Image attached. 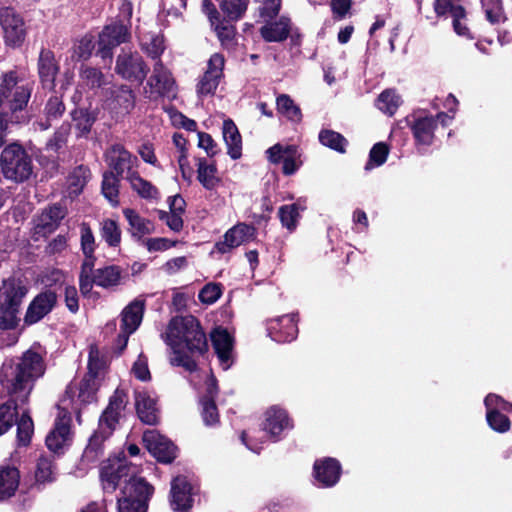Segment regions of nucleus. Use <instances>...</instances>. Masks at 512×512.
Instances as JSON below:
<instances>
[{"label":"nucleus","mask_w":512,"mask_h":512,"mask_svg":"<svg viewBox=\"0 0 512 512\" xmlns=\"http://www.w3.org/2000/svg\"><path fill=\"white\" fill-rule=\"evenodd\" d=\"M20 475L15 467L0 468V500L13 496L19 486Z\"/></svg>","instance_id":"nucleus-27"},{"label":"nucleus","mask_w":512,"mask_h":512,"mask_svg":"<svg viewBox=\"0 0 512 512\" xmlns=\"http://www.w3.org/2000/svg\"><path fill=\"white\" fill-rule=\"evenodd\" d=\"M136 33L141 49L150 57L157 58L163 53L165 46L161 35L149 30L146 25L138 26Z\"/></svg>","instance_id":"nucleus-24"},{"label":"nucleus","mask_w":512,"mask_h":512,"mask_svg":"<svg viewBox=\"0 0 512 512\" xmlns=\"http://www.w3.org/2000/svg\"><path fill=\"white\" fill-rule=\"evenodd\" d=\"M71 115L79 135L87 134L95 122V117L86 109H75Z\"/></svg>","instance_id":"nucleus-43"},{"label":"nucleus","mask_w":512,"mask_h":512,"mask_svg":"<svg viewBox=\"0 0 512 512\" xmlns=\"http://www.w3.org/2000/svg\"><path fill=\"white\" fill-rule=\"evenodd\" d=\"M178 243V241L165 237L145 238L142 240V244L149 252H163L176 246Z\"/></svg>","instance_id":"nucleus-56"},{"label":"nucleus","mask_w":512,"mask_h":512,"mask_svg":"<svg viewBox=\"0 0 512 512\" xmlns=\"http://www.w3.org/2000/svg\"><path fill=\"white\" fill-rule=\"evenodd\" d=\"M34 430L33 421L27 414L23 413L17 424V438L21 445H27L32 437Z\"/></svg>","instance_id":"nucleus-49"},{"label":"nucleus","mask_w":512,"mask_h":512,"mask_svg":"<svg viewBox=\"0 0 512 512\" xmlns=\"http://www.w3.org/2000/svg\"><path fill=\"white\" fill-rule=\"evenodd\" d=\"M96 390V376L87 374L77 387L69 386L67 393L74 395L77 392V399L80 403H90L95 398Z\"/></svg>","instance_id":"nucleus-31"},{"label":"nucleus","mask_w":512,"mask_h":512,"mask_svg":"<svg viewBox=\"0 0 512 512\" xmlns=\"http://www.w3.org/2000/svg\"><path fill=\"white\" fill-rule=\"evenodd\" d=\"M221 78L213 75H209L204 72L203 76L199 79L196 92L198 97H206L213 95L220 83Z\"/></svg>","instance_id":"nucleus-47"},{"label":"nucleus","mask_w":512,"mask_h":512,"mask_svg":"<svg viewBox=\"0 0 512 512\" xmlns=\"http://www.w3.org/2000/svg\"><path fill=\"white\" fill-rule=\"evenodd\" d=\"M197 178L204 188L208 190L214 189L219 178L217 177V168L214 164H209L205 159L198 160Z\"/></svg>","instance_id":"nucleus-33"},{"label":"nucleus","mask_w":512,"mask_h":512,"mask_svg":"<svg viewBox=\"0 0 512 512\" xmlns=\"http://www.w3.org/2000/svg\"><path fill=\"white\" fill-rule=\"evenodd\" d=\"M224 66V56L221 53H214L208 60L207 69L205 70V73L222 78Z\"/></svg>","instance_id":"nucleus-61"},{"label":"nucleus","mask_w":512,"mask_h":512,"mask_svg":"<svg viewBox=\"0 0 512 512\" xmlns=\"http://www.w3.org/2000/svg\"><path fill=\"white\" fill-rule=\"evenodd\" d=\"M31 87L23 80H18L13 72L0 78V112L3 115L21 111L28 103Z\"/></svg>","instance_id":"nucleus-4"},{"label":"nucleus","mask_w":512,"mask_h":512,"mask_svg":"<svg viewBox=\"0 0 512 512\" xmlns=\"http://www.w3.org/2000/svg\"><path fill=\"white\" fill-rule=\"evenodd\" d=\"M389 153L388 146L385 143L375 144L369 154V161L367 162L365 169L370 170L374 166H381L385 163Z\"/></svg>","instance_id":"nucleus-48"},{"label":"nucleus","mask_w":512,"mask_h":512,"mask_svg":"<svg viewBox=\"0 0 512 512\" xmlns=\"http://www.w3.org/2000/svg\"><path fill=\"white\" fill-rule=\"evenodd\" d=\"M145 310V301L143 299H135L130 303V334L138 329L141 325Z\"/></svg>","instance_id":"nucleus-57"},{"label":"nucleus","mask_w":512,"mask_h":512,"mask_svg":"<svg viewBox=\"0 0 512 512\" xmlns=\"http://www.w3.org/2000/svg\"><path fill=\"white\" fill-rule=\"evenodd\" d=\"M319 141L322 145L340 153H344L347 146V140L340 133L329 129L319 133Z\"/></svg>","instance_id":"nucleus-40"},{"label":"nucleus","mask_w":512,"mask_h":512,"mask_svg":"<svg viewBox=\"0 0 512 512\" xmlns=\"http://www.w3.org/2000/svg\"><path fill=\"white\" fill-rule=\"evenodd\" d=\"M222 11L230 20L240 19L247 10L249 0H218Z\"/></svg>","instance_id":"nucleus-41"},{"label":"nucleus","mask_w":512,"mask_h":512,"mask_svg":"<svg viewBox=\"0 0 512 512\" xmlns=\"http://www.w3.org/2000/svg\"><path fill=\"white\" fill-rule=\"evenodd\" d=\"M299 209H304L299 203L281 206L279 209V217L283 226L288 230L295 229L299 218Z\"/></svg>","instance_id":"nucleus-44"},{"label":"nucleus","mask_w":512,"mask_h":512,"mask_svg":"<svg viewBox=\"0 0 512 512\" xmlns=\"http://www.w3.org/2000/svg\"><path fill=\"white\" fill-rule=\"evenodd\" d=\"M81 80L90 89L100 88L105 83L103 74L92 67L82 69Z\"/></svg>","instance_id":"nucleus-53"},{"label":"nucleus","mask_w":512,"mask_h":512,"mask_svg":"<svg viewBox=\"0 0 512 512\" xmlns=\"http://www.w3.org/2000/svg\"><path fill=\"white\" fill-rule=\"evenodd\" d=\"M0 167L7 180L23 182L32 174V162L26 151L17 143L6 146L1 152Z\"/></svg>","instance_id":"nucleus-5"},{"label":"nucleus","mask_w":512,"mask_h":512,"mask_svg":"<svg viewBox=\"0 0 512 512\" xmlns=\"http://www.w3.org/2000/svg\"><path fill=\"white\" fill-rule=\"evenodd\" d=\"M341 467L339 462L333 458H326L316 461L314 464V473L316 479L326 487L335 485L340 477Z\"/></svg>","instance_id":"nucleus-25"},{"label":"nucleus","mask_w":512,"mask_h":512,"mask_svg":"<svg viewBox=\"0 0 512 512\" xmlns=\"http://www.w3.org/2000/svg\"><path fill=\"white\" fill-rule=\"evenodd\" d=\"M221 295L220 287L216 284H207L199 292V300L205 304H213Z\"/></svg>","instance_id":"nucleus-64"},{"label":"nucleus","mask_w":512,"mask_h":512,"mask_svg":"<svg viewBox=\"0 0 512 512\" xmlns=\"http://www.w3.org/2000/svg\"><path fill=\"white\" fill-rule=\"evenodd\" d=\"M216 32V35L221 42L223 47H228L232 44L235 37V27L227 21L220 20L215 21V25H211Z\"/></svg>","instance_id":"nucleus-46"},{"label":"nucleus","mask_w":512,"mask_h":512,"mask_svg":"<svg viewBox=\"0 0 512 512\" xmlns=\"http://www.w3.org/2000/svg\"><path fill=\"white\" fill-rule=\"evenodd\" d=\"M89 171L83 166L75 168L67 179V190L70 196H77L81 193L87 183Z\"/></svg>","instance_id":"nucleus-36"},{"label":"nucleus","mask_w":512,"mask_h":512,"mask_svg":"<svg viewBox=\"0 0 512 512\" xmlns=\"http://www.w3.org/2000/svg\"><path fill=\"white\" fill-rule=\"evenodd\" d=\"M65 214V210L61 206L54 205L47 209L45 212H43V225L50 227L55 226L61 219L64 218Z\"/></svg>","instance_id":"nucleus-62"},{"label":"nucleus","mask_w":512,"mask_h":512,"mask_svg":"<svg viewBox=\"0 0 512 512\" xmlns=\"http://www.w3.org/2000/svg\"><path fill=\"white\" fill-rule=\"evenodd\" d=\"M43 373L44 363L41 355L33 350H27L15 367H3L0 373V389L7 390L9 396H15L24 403L28 399L34 381Z\"/></svg>","instance_id":"nucleus-2"},{"label":"nucleus","mask_w":512,"mask_h":512,"mask_svg":"<svg viewBox=\"0 0 512 512\" xmlns=\"http://www.w3.org/2000/svg\"><path fill=\"white\" fill-rule=\"evenodd\" d=\"M434 10L438 16L450 14L451 17L465 16V10L459 0H435Z\"/></svg>","instance_id":"nucleus-42"},{"label":"nucleus","mask_w":512,"mask_h":512,"mask_svg":"<svg viewBox=\"0 0 512 512\" xmlns=\"http://www.w3.org/2000/svg\"><path fill=\"white\" fill-rule=\"evenodd\" d=\"M130 188L145 200L157 199L159 195L158 189L150 181L140 177L137 173L130 174Z\"/></svg>","instance_id":"nucleus-32"},{"label":"nucleus","mask_w":512,"mask_h":512,"mask_svg":"<svg viewBox=\"0 0 512 512\" xmlns=\"http://www.w3.org/2000/svg\"><path fill=\"white\" fill-rule=\"evenodd\" d=\"M135 409L139 419L148 425L158 422V409L155 399L145 391H135Z\"/></svg>","instance_id":"nucleus-23"},{"label":"nucleus","mask_w":512,"mask_h":512,"mask_svg":"<svg viewBox=\"0 0 512 512\" xmlns=\"http://www.w3.org/2000/svg\"><path fill=\"white\" fill-rule=\"evenodd\" d=\"M130 229L132 236L140 240L145 235L152 234L155 231V226L150 220L142 218L130 210Z\"/></svg>","instance_id":"nucleus-39"},{"label":"nucleus","mask_w":512,"mask_h":512,"mask_svg":"<svg viewBox=\"0 0 512 512\" xmlns=\"http://www.w3.org/2000/svg\"><path fill=\"white\" fill-rule=\"evenodd\" d=\"M222 132L228 148V154L232 159H238L241 156L242 139L235 123L230 119L225 120Z\"/></svg>","instance_id":"nucleus-28"},{"label":"nucleus","mask_w":512,"mask_h":512,"mask_svg":"<svg viewBox=\"0 0 512 512\" xmlns=\"http://www.w3.org/2000/svg\"><path fill=\"white\" fill-rule=\"evenodd\" d=\"M105 361L97 345H90L88 356V374L97 376L104 368Z\"/></svg>","instance_id":"nucleus-54"},{"label":"nucleus","mask_w":512,"mask_h":512,"mask_svg":"<svg viewBox=\"0 0 512 512\" xmlns=\"http://www.w3.org/2000/svg\"><path fill=\"white\" fill-rule=\"evenodd\" d=\"M486 418L489 426L497 432L503 433L510 428L509 418L498 410L487 411Z\"/></svg>","instance_id":"nucleus-51"},{"label":"nucleus","mask_w":512,"mask_h":512,"mask_svg":"<svg viewBox=\"0 0 512 512\" xmlns=\"http://www.w3.org/2000/svg\"><path fill=\"white\" fill-rule=\"evenodd\" d=\"M291 31V21L281 16L265 22L260 28V34L266 42H282L287 39Z\"/></svg>","instance_id":"nucleus-21"},{"label":"nucleus","mask_w":512,"mask_h":512,"mask_svg":"<svg viewBox=\"0 0 512 512\" xmlns=\"http://www.w3.org/2000/svg\"><path fill=\"white\" fill-rule=\"evenodd\" d=\"M453 116L446 113H439L436 118L427 116L419 118L412 126V131L416 141L422 145H430L433 141L434 130L437 120H440L443 125H447L452 120Z\"/></svg>","instance_id":"nucleus-16"},{"label":"nucleus","mask_w":512,"mask_h":512,"mask_svg":"<svg viewBox=\"0 0 512 512\" xmlns=\"http://www.w3.org/2000/svg\"><path fill=\"white\" fill-rule=\"evenodd\" d=\"M100 475L104 490H121L122 496L117 499V512H128V497L125 495L128 486V459L125 452L110 457L102 466Z\"/></svg>","instance_id":"nucleus-3"},{"label":"nucleus","mask_w":512,"mask_h":512,"mask_svg":"<svg viewBox=\"0 0 512 512\" xmlns=\"http://www.w3.org/2000/svg\"><path fill=\"white\" fill-rule=\"evenodd\" d=\"M281 7L280 0H266L259 8V14L264 22L273 20L279 13Z\"/></svg>","instance_id":"nucleus-60"},{"label":"nucleus","mask_w":512,"mask_h":512,"mask_svg":"<svg viewBox=\"0 0 512 512\" xmlns=\"http://www.w3.org/2000/svg\"><path fill=\"white\" fill-rule=\"evenodd\" d=\"M81 234V250L85 256L83 261L84 269L93 270L95 266L96 257L94 256L96 241L91 228L83 223L80 228Z\"/></svg>","instance_id":"nucleus-29"},{"label":"nucleus","mask_w":512,"mask_h":512,"mask_svg":"<svg viewBox=\"0 0 512 512\" xmlns=\"http://www.w3.org/2000/svg\"><path fill=\"white\" fill-rule=\"evenodd\" d=\"M121 279V270L118 266L111 265L94 272V282L98 286L109 288L117 285Z\"/></svg>","instance_id":"nucleus-34"},{"label":"nucleus","mask_w":512,"mask_h":512,"mask_svg":"<svg viewBox=\"0 0 512 512\" xmlns=\"http://www.w3.org/2000/svg\"><path fill=\"white\" fill-rule=\"evenodd\" d=\"M143 442L158 461L170 463L176 458V446L156 430H146L143 433Z\"/></svg>","instance_id":"nucleus-8"},{"label":"nucleus","mask_w":512,"mask_h":512,"mask_svg":"<svg viewBox=\"0 0 512 512\" xmlns=\"http://www.w3.org/2000/svg\"><path fill=\"white\" fill-rule=\"evenodd\" d=\"M255 228L245 223H239L229 229L224 240L216 244L220 253H227L230 249L238 247L254 238Z\"/></svg>","instance_id":"nucleus-17"},{"label":"nucleus","mask_w":512,"mask_h":512,"mask_svg":"<svg viewBox=\"0 0 512 512\" xmlns=\"http://www.w3.org/2000/svg\"><path fill=\"white\" fill-rule=\"evenodd\" d=\"M201 415L206 426H214L219 422V414L213 400H201Z\"/></svg>","instance_id":"nucleus-58"},{"label":"nucleus","mask_w":512,"mask_h":512,"mask_svg":"<svg viewBox=\"0 0 512 512\" xmlns=\"http://www.w3.org/2000/svg\"><path fill=\"white\" fill-rule=\"evenodd\" d=\"M266 153L270 162L274 164L283 162L282 170L285 175L294 174L301 165V161L299 160L300 154L297 147L294 145L284 146L275 144L270 147Z\"/></svg>","instance_id":"nucleus-12"},{"label":"nucleus","mask_w":512,"mask_h":512,"mask_svg":"<svg viewBox=\"0 0 512 512\" xmlns=\"http://www.w3.org/2000/svg\"><path fill=\"white\" fill-rule=\"evenodd\" d=\"M127 35V29L123 24H113L106 26L99 34V53L102 58L111 57V49L124 42Z\"/></svg>","instance_id":"nucleus-20"},{"label":"nucleus","mask_w":512,"mask_h":512,"mask_svg":"<svg viewBox=\"0 0 512 512\" xmlns=\"http://www.w3.org/2000/svg\"><path fill=\"white\" fill-rule=\"evenodd\" d=\"M71 417L65 410H61L57 416L54 428L46 437V445L53 452H60L71 442L70 430Z\"/></svg>","instance_id":"nucleus-9"},{"label":"nucleus","mask_w":512,"mask_h":512,"mask_svg":"<svg viewBox=\"0 0 512 512\" xmlns=\"http://www.w3.org/2000/svg\"><path fill=\"white\" fill-rule=\"evenodd\" d=\"M101 237L109 246L116 247L121 241V231L112 219H106L101 223Z\"/></svg>","instance_id":"nucleus-45"},{"label":"nucleus","mask_w":512,"mask_h":512,"mask_svg":"<svg viewBox=\"0 0 512 512\" xmlns=\"http://www.w3.org/2000/svg\"><path fill=\"white\" fill-rule=\"evenodd\" d=\"M57 295L53 291H45L37 295L29 304L25 314V323L31 325L45 317L56 305Z\"/></svg>","instance_id":"nucleus-15"},{"label":"nucleus","mask_w":512,"mask_h":512,"mask_svg":"<svg viewBox=\"0 0 512 512\" xmlns=\"http://www.w3.org/2000/svg\"><path fill=\"white\" fill-rule=\"evenodd\" d=\"M27 289L16 279H7L3 281L0 287V305L4 307L20 308Z\"/></svg>","instance_id":"nucleus-22"},{"label":"nucleus","mask_w":512,"mask_h":512,"mask_svg":"<svg viewBox=\"0 0 512 512\" xmlns=\"http://www.w3.org/2000/svg\"><path fill=\"white\" fill-rule=\"evenodd\" d=\"M277 110L287 119L293 122H299L302 118L300 108L287 94H281L276 99Z\"/></svg>","instance_id":"nucleus-37"},{"label":"nucleus","mask_w":512,"mask_h":512,"mask_svg":"<svg viewBox=\"0 0 512 512\" xmlns=\"http://www.w3.org/2000/svg\"><path fill=\"white\" fill-rule=\"evenodd\" d=\"M158 217L173 232H180L183 229L184 222L181 214L159 210Z\"/></svg>","instance_id":"nucleus-59"},{"label":"nucleus","mask_w":512,"mask_h":512,"mask_svg":"<svg viewBox=\"0 0 512 512\" xmlns=\"http://www.w3.org/2000/svg\"><path fill=\"white\" fill-rule=\"evenodd\" d=\"M57 71L52 52L43 50L39 57V75L45 88L52 89L54 87Z\"/></svg>","instance_id":"nucleus-30"},{"label":"nucleus","mask_w":512,"mask_h":512,"mask_svg":"<svg viewBox=\"0 0 512 512\" xmlns=\"http://www.w3.org/2000/svg\"><path fill=\"white\" fill-rule=\"evenodd\" d=\"M481 3L486 18L491 23H498L504 18L501 0H481Z\"/></svg>","instance_id":"nucleus-52"},{"label":"nucleus","mask_w":512,"mask_h":512,"mask_svg":"<svg viewBox=\"0 0 512 512\" xmlns=\"http://www.w3.org/2000/svg\"><path fill=\"white\" fill-rule=\"evenodd\" d=\"M270 337L277 342H290L298 333L295 315H284L271 320L268 324Z\"/></svg>","instance_id":"nucleus-18"},{"label":"nucleus","mask_w":512,"mask_h":512,"mask_svg":"<svg viewBox=\"0 0 512 512\" xmlns=\"http://www.w3.org/2000/svg\"><path fill=\"white\" fill-rule=\"evenodd\" d=\"M153 491V487L143 477L130 475V512H147Z\"/></svg>","instance_id":"nucleus-13"},{"label":"nucleus","mask_w":512,"mask_h":512,"mask_svg":"<svg viewBox=\"0 0 512 512\" xmlns=\"http://www.w3.org/2000/svg\"><path fill=\"white\" fill-rule=\"evenodd\" d=\"M94 49L93 38L90 35L84 36L74 48V56L78 59H87Z\"/></svg>","instance_id":"nucleus-63"},{"label":"nucleus","mask_w":512,"mask_h":512,"mask_svg":"<svg viewBox=\"0 0 512 512\" xmlns=\"http://www.w3.org/2000/svg\"><path fill=\"white\" fill-rule=\"evenodd\" d=\"M401 103V97L393 89L384 90L376 100L377 108L389 116L396 112Z\"/></svg>","instance_id":"nucleus-35"},{"label":"nucleus","mask_w":512,"mask_h":512,"mask_svg":"<svg viewBox=\"0 0 512 512\" xmlns=\"http://www.w3.org/2000/svg\"><path fill=\"white\" fill-rule=\"evenodd\" d=\"M10 397V400L0 406V435L12 427L17 410V401H20L15 396Z\"/></svg>","instance_id":"nucleus-38"},{"label":"nucleus","mask_w":512,"mask_h":512,"mask_svg":"<svg viewBox=\"0 0 512 512\" xmlns=\"http://www.w3.org/2000/svg\"><path fill=\"white\" fill-rule=\"evenodd\" d=\"M287 413L280 408L272 407L265 414L264 430L272 437L278 436L283 430L290 428Z\"/></svg>","instance_id":"nucleus-26"},{"label":"nucleus","mask_w":512,"mask_h":512,"mask_svg":"<svg viewBox=\"0 0 512 512\" xmlns=\"http://www.w3.org/2000/svg\"><path fill=\"white\" fill-rule=\"evenodd\" d=\"M107 160L111 171L104 174L102 183V192L106 199L112 204H118V178L124 171L125 158L116 157V151L113 150L107 155Z\"/></svg>","instance_id":"nucleus-10"},{"label":"nucleus","mask_w":512,"mask_h":512,"mask_svg":"<svg viewBox=\"0 0 512 512\" xmlns=\"http://www.w3.org/2000/svg\"><path fill=\"white\" fill-rule=\"evenodd\" d=\"M191 485L183 476H177L171 483V506L174 511L186 512L193 504Z\"/></svg>","instance_id":"nucleus-19"},{"label":"nucleus","mask_w":512,"mask_h":512,"mask_svg":"<svg viewBox=\"0 0 512 512\" xmlns=\"http://www.w3.org/2000/svg\"><path fill=\"white\" fill-rule=\"evenodd\" d=\"M0 24L8 45L18 46L25 39V27L22 18L13 9L5 8L0 12Z\"/></svg>","instance_id":"nucleus-11"},{"label":"nucleus","mask_w":512,"mask_h":512,"mask_svg":"<svg viewBox=\"0 0 512 512\" xmlns=\"http://www.w3.org/2000/svg\"><path fill=\"white\" fill-rule=\"evenodd\" d=\"M176 90V83L171 72L164 67L161 61H157L144 87L145 96L151 100H156L160 97L174 98Z\"/></svg>","instance_id":"nucleus-6"},{"label":"nucleus","mask_w":512,"mask_h":512,"mask_svg":"<svg viewBox=\"0 0 512 512\" xmlns=\"http://www.w3.org/2000/svg\"><path fill=\"white\" fill-rule=\"evenodd\" d=\"M20 308L4 307L0 305V328L13 329L19 322L18 314Z\"/></svg>","instance_id":"nucleus-55"},{"label":"nucleus","mask_w":512,"mask_h":512,"mask_svg":"<svg viewBox=\"0 0 512 512\" xmlns=\"http://www.w3.org/2000/svg\"><path fill=\"white\" fill-rule=\"evenodd\" d=\"M124 397L125 393L119 392L118 390L111 397L109 405L99 420V432L95 433L90 438L89 446L99 440H103L115 429L120 417L122 416V411L125 408Z\"/></svg>","instance_id":"nucleus-7"},{"label":"nucleus","mask_w":512,"mask_h":512,"mask_svg":"<svg viewBox=\"0 0 512 512\" xmlns=\"http://www.w3.org/2000/svg\"><path fill=\"white\" fill-rule=\"evenodd\" d=\"M161 337L171 350L170 364L190 372L196 369L193 356L202 355L208 349L206 335L199 321L192 315L172 318Z\"/></svg>","instance_id":"nucleus-1"},{"label":"nucleus","mask_w":512,"mask_h":512,"mask_svg":"<svg viewBox=\"0 0 512 512\" xmlns=\"http://www.w3.org/2000/svg\"><path fill=\"white\" fill-rule=\"evenodd\" d=\"M211 341L220 365L227 370L233 363V337L226 329L217 327L211 333Z\"/></svg>","instance_id":"nucleus-14"},{"label":"nucleus","mask_w":512,"mask_h":512,"mask_svg":"<svg viewBox=\"0 0 512 512\" xmlns=\"http://www.w3.org/2000/svg\"><path fill=\"white\" fill-rule=\"evenodd\" d=\"M54 467L47 458H40L35 471L36 482L45 484L54 480Z\"/></svg>","instance_id":"nucleus-50"}]
</instances>
